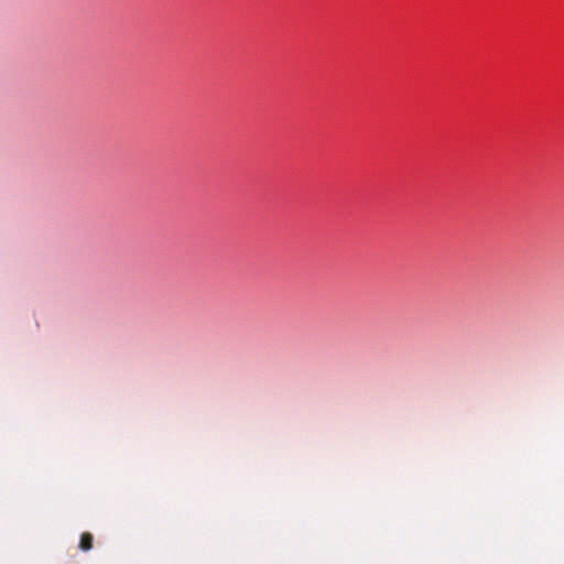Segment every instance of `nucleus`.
Here are the masks:
<instances>
[{
    "label": "nucleus",
    "mask_w": 564,
    "mask_h": 564,
    "mask_svg": "<svg viewBox=\"0 0 564 564\" xmlns=\"http://www.w3.org/2000/svg\"><path fill=\"white\" fill-rule=\"evenodd\" d=\"M93 542H94L93 534L89 532H84L80 535L79 549L84 552L90 551L93 549Z\"/></svg>",
    "instance_id": "obj_1"
}]
</instances>
